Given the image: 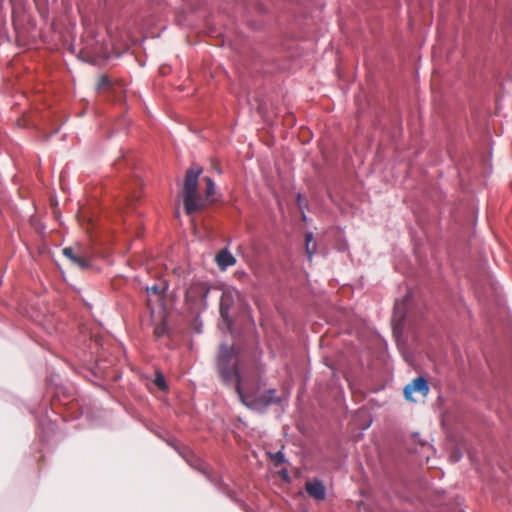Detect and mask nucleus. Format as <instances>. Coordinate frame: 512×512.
<instances>
[{
	"instance_id": "f257e3e1",
	"label": "nucleus",
	"mask_w": 512,
	"mask_h": 512,
	"mask_svg": "<svg viewBox=\"0 0 512 512\" xmlns=\"http://www.w3.org/2000/svg\"><path fill=\"white\" fill-rule=\"evenodd\" d=\"M241 403L248 409L260 414L267 412L268 408L275 404L280 405L281 397L276 395V389L269 388L263 390L261 380H239L233 386Z\"/></svg>"
},
{
	"instance_id": "f03ea898",
	"label": "nucleus",
	"mask_w": 512,
	"mask_h": 512,
	"mask_svg": "<svg viewBox=\"0 0 512 512\" xmlns=\"http://www.w3.org/2000/svg\"><path fill=\"white\" fill-rule=\"evenodd\" d=\"M216 369L222 383L227 387H233L241 380L239 370V354L233 346L221 343L216 356Z\"/></svg>"
},
{
	"instance_id": "7ed1b4c3",
	"label": "nucleus",
	"mask_w": 512,
	"mask_h": 512,
	"mask_svg": "<svg viewBox=\"0 0 512 512\" xmlns=\"http://www.w3.org/2000/svg\"><path fill=\"white\" fill-rule=\"evenodd\" d=\"M202 172L203 169L201 167H190L186 170L182 199L187 215L194 214L206 205L204 199L198 193V180Z\"/></svg>"
},
{
	"instance_id": "20e7f679",
	"label": "nucleus",
	"mask_w": 512,
	"mask_h": 512,
	"mask_svg": "<svg viewBox=\"0 0 512 512\" xmlns=\"http://www.w3.org/2000/svg\"><path fill=\"white\" fill-rule=\"evenodd\" d=\"M168 444L173 447V449L182 456L186 460V462L195 470H198L201 472L206 479L212 483L215 488L225 494L227 497L233 499L234 498V491L229 488V486L223 482V480L220 477H213L209 466L200 458L195 456L193 452L188 448H180L179 446L173 444L172 442H168Z\"/></svg>"
},
{
	"instance_id": "39448f33",
	"label": "nucleus",
	"mask_w": 512,
	"mask_h": 512,
	"mask_svg": "<svg viewBox=\"0 0 512 512\" xmlns=\"http://www.w3.org/2000/svg\"><path fill=\"white\" fill-rule=\"evenodd\" d=\"M209 293V285L201 281L192 282L186 289V305L195 316L199 317L208 308Z\"/></svg>"
},
{
	"instance_id": "423d86ee",
	"label": "nucleus",
	"mask_w": 512,
	"mask_h": 512,
	"mask_svg": "<svg viewBox=\"0 0 512 512\" xmlns=\"http://www.w3.org/2000/svg\"><path fill=\"white\" fill-rule=\"evenodd\" d=\"M234 303V291L229 289L224 290L220 297L219 313L222 321L226 324L228 328H231L234 325V321L230 314V311L234 306Z\"/></svg>"
},
{
	"instance_id": "0eeeda50",
	"label": "nucleus",
	"mask_w": 512,
	"mask_h": 512,
	"mask_svg": "<svg viewBox=\"0 0 512 512\" xmlns=\"http://www.w3.org/2000/svg\"><path fill=\"white\" fill-rule=\"evenodd\" d=\"M429 382L424 376H418L409 384H407L404 388V397L406 400L415 402L412 394L414 392L420 393L423 397L427 396L429 393Z\"/></svg>"
},
{
	"instance_id": "6e6552de",
	"label": "nucleus",
	"mask_w": 512,
	"mask_h": 512,
	"mask_svg": "<svg viewBox=\"0 0 512 512\" xmlns=\"http://www.w3.org/2000/svg\"><path fill=\"white\" fill-rule=\"evenodd\" d=\"M305 490L308 495L315 500H324L326 497V488L319 478H314L312 481L305 483Z\"/></svg>"
},
{
	"instance_id": "1a4fd4ad",
	"label": "nucleus",
	"mask_w": 512,
	"mask_h": 512,
	"mask_svg": "<svg viewBox=\"0 0 512 512\" xmlns=\"http://www.w3.org/2000/svg\"><path fill=\"white\" fill-rule=\"evenodd\" d=\"M216 262L221 270H226L228 267L235 265L236 259L228 248H224L217 254Z\"/></svg>"
},
{
	"instance_id": "9d476101",
	"label": "nucleus",
	"mask_w": 512,
	"mask_h": 512,
	"mask_svg": "<svg viewBox=\"0 0 512 512\" xmlns=\"http://www.w3.org/2000/svg\"><path fill=\"white\" fill-rule=\"evenodd\" d=\"M63 255L81 269H88L90 267L89 261L75 254L72 247H65L63 249Z\"/></svg>"
},
{
	"instance_id": "9b49d317",
	"label": "nucleus",
	"mask_w": 512,
	"mask_h": 512,
	"mask_svg": "<svg viewBox=\"0 0 512 512\" xmlns=\"http://www.w3.org/2000/svg\"><path fill=\"white\" fill-rule=\"evenodd\" d=\"M317 249V244L313 241V233L308 231L305 233V252L309 261L312 260L313 255Z\"/></svg>"
},
{
	"instance_id": "f8f14e48",
	"label": "nucleus",
	"mask_w": 512,
	"mask_h": 512,
	"mask_svg": "<svg viewBox=\"0 0 512 512\" xmlns=\"http://www.w3.org/2000/svg\"><path fill=\"white\" fill-rule=\"evenodd\" d=\"M56 424L55 422L51 420L44 421L41 423V429H42V435H40V438L42 441H48L50 438V435L55 432Z\"/></svg>"
},
{
	"instance_id": "ddd939ff",
	"label": "nucleus",
	"mask_w": 512,
	"mask_h": 512,
	"mask_svg": "<svg viewBox=\"0 0 512 512\" xmlns=\"http://www.w3.org/2000/svg\"><path fill=\"white\" fill-rule=\"evenodd\" d=\"M269 456L276 467H279L285 463H289L288 459L285 457V454L283 453L282 450H279L275 453H269Z\"/></svg>"
},
{
	"instance_id": "4468645a",
	"label": "nucleus",
	"mask_w": 512,
	"mask_h": 512,
	"mask_svg": "<svg viewBox=\"0 0 512 512\" xmlns=\"http://www.w3.org/2000/svg\"><path fill=\"white\" fill-rule=\"evenodd\" d=\"M154 384L161 391H165V390L168 389V385H167L166 379H165L163 373L161 371H159V370H157L156 373H155Z\"/></svg>"
},
{
	"instance_id": "2eb2a0df",
	"label": "nucleus",
	"mask_w": 512,
	"mask_h": 512,
	"mask_svg": "<svg viewBox=\"0 0 512 512\" xmlns=\"http://www.w3.org/2000/svg\"><path fill=\"white\" fill-rule=\"evenodd\" d=\"M204 180L207 185L206 190H205V195L207 198H209L210 196L214 195V193H215V187H216L215 182L209 176L204 177Z\"/></svg>"
},
{
	"instance_id": "dca6fc26",
	"label": "nucleus",
	"mask_w": 512,
	"mask_h": 512,
	"mask_svg": "<svg viewBox=\"0 0 512 512\" xmlns=\"http://www.w3.org/2000/svg\"><path fill=\"white\" fill-rule=\"evenodd\" d=\"M111 87V80L107 75H101L98 83H97V89L99 90H105L109 89Z\"/></svg>"
},
{
	"instance_id": "f3484780",
	"label": "nucleus",
	"mask_w": 512,
	"mask_h": 512,
	"mask_svg": "<svg viewBox=\"0 0 512 512\" xmlns=\"http://www.w3.org/2000/svg\"><path fill=\"white\" fill-rule=\"evenodd\" d=\"M297 205H298L299 210L302 213L303 219L305 220L306 219L305 209L308 207V204H307L306 199L303 197V195L301 193L297 194Z\"/></svg>"
},
{
	"instance_id": "a211bd4d",
	"label": "nucleus",
	"mask_w": 512,
	"mask_h": 512,
	"mask_svg": "<svg viewBox=\"0 0 512 512\" xmlns=\"http://www.w3.org/2000/svg\"><path fill=\"white\" fill-rule=\"evenodd\" d=\"M399 317L400 320L405 317V304H396L394 308V318Z\"/></svg>"
},
{
	"instance_id": "6ab92c4d",
	"label": "nucleus",
	"mask_w": 512,
	"mask_h": 512,
	"mask_svg": "<svg viewBox=\"0 0 512 512\" xmlns=\"http://www.w3.org/2000/svg\"><path fill=\"white\" fill-rule=\"evenodd\" d=\"M279 475L283 481L289 483L291 481L287 468H283L279 471Z\"/></svg>"
},
{
	"instance_id": "aec40b11",
	"label": "nucleus",
	"mask_w": 512,
	"mask_h": 512,
	"mask_svg": "<svg viewBox=\"0 0 512 512\" xmlns=\"http://www.w3.org/2000/svg\"><path fill=\"white\" fill-rule=\"evenodd\" d=\"M147 292L148 293H153V294L157 295V294H161L163 291L160 290L159 285L154 284L151 287H147Z\"/></svg>"
},
{
	"instance_id": "412c9836",
	"label": "nucleus",
	"mask_w": 512,
	"mask_h": 512,
	"mask_svg": "<svg viewBox=\"0 0 512 512\" xmlns=\"http://www.w3.org/2000/svg\"><path fill=\"white\" fill-rule=\"evenodd\" d=\"M412 438H413L415 441H417L418 443H420L422 446L425 444V443L421 442V440H420V433H419V432H414V433L412 434Z\"/></svg>"
},
{
	"instance_id": "4be33fe9",
	"label": "nucleus",
	"mask_w": 512,
	"mask_h": 512,
	"mask_svg": "<svg viewBox=\"0 0 512 512\" xmlns=\"http://www.w3.org/2000/svg\"><path fill=\"white\" fill-rule=\"evenodd\" d=\"M257 9L260 13H266L267 12V8L263 5V4H259L257 6Z\"/></svg>"
},
{
	"instance_id": "5701e85b",
	"label": "nucleus",
	"mask_w": 512,
	"mask_h": 512,
	"mask_svg": "<svg viewBox=\"0 0 512 512\" xmlns=\"http://www.w3.org/2000/svg\"><path fill=\"white\" fill-rule=\"evenodd\" d=\"M155 334L157 337H160L162 335V332L159 329H156Z\"/></svg>"
}]
</instances>
